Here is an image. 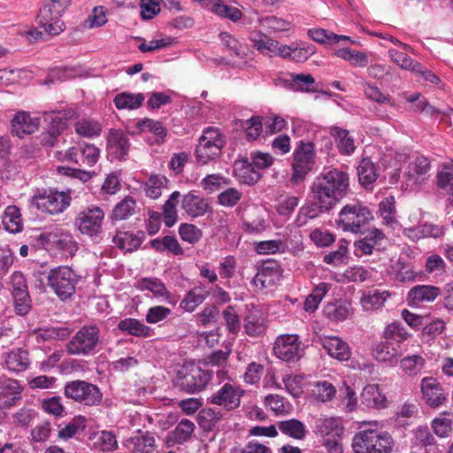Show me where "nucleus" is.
<instances>
[{
    "mask_svg": "<svg viewBox=\"0 0 453 453\" xmlns=\"http://www.w3.org/2000/svg\"><path fill=\"white\" fill-rule=\"evenodd\" d=\"M349 178L337 168L325 169L312 186L313 199L320 211H329L343 198L349 190Z\"/></svg>",
    "mask_w": 453,
    "mask_h": 453,
    "instance_id": "obj_1",
    "label": "nucleus"
},
{
    "mask_svg": "<svg viewBox=\"0 0 453 453\" xmlns=\"http://www.w3.org/2000/svg\"><path fill=\"white\" fill-rule=\"evenodd\" d=\"M351 446L355 453H390L393 441L388 433L369 428L357 433Z\"/></svg>",
    "mask_w": 453,
    "mask_h": 453,
    "instance_id": "obj_2",
    "label": "nucleus"
},
{
    "mask_svg": "<svg viewBox=\"0 0 453 453\" xmlns=\"http://www.w3.org/2000/svg\"><path fill=\"white\" fill-rule=\"evenodd\" d=\"M211 379V372L194 363H185L177 372L175 385L188 394L199 393Z\"/></svg>",
    "mask_w": 453,
    "mask_h": 453,
    "instance_id": "obj_3",
    "label": "nucleus"
},
{
    "mask_svg": "<svg viewBox=\"0 0 453 453\" xmlns=\"http://www.w3.org/2000/svg\"><path fill=\"white\" fill-rule=\"evenodd\" d=\"M373 219L372 212L360 203L346 204L339 212L336 223L344 231L361 233L362 228Z\"/></svg>",
    "mask_w": 453,
    "mask_h": 453,
    "instance_id": "obj_4",
    "label": "nucleus"
},
{
    "mask_svg": "<svg viewBox=\"0 0 453 453\" xmlns=\"http://www.w3.org/2000/svg\"><path fill=\"white\" fill-rule=\"evenodd\" d=\"M224 135L219 128L209 127L203 132L196 148V158L198 164L206 165L221 155L225 146Z\"/></svg>",
    "mask_w": 453,
    "mask_h": 453,
    "instance_id": "obj_5",
    "label": "nucleus"
},
{
    "mask_svg": "<svg viewBox=\"0 0 453 453\" xmlns=\"http://www.w3.org/2000/svg\"><path fill=\"white\" fill-rule=\"evenodd\" d=\"M72 0H50L41 9L37 16V22L45 32L57 35L64 30V22L60 17L71 5Z\"/></svg>",
    "mask_w": 453,
    "mask_h": 453,
    "instance_id": "obj_6",
    "label": "nucleus"
},
{
    "mask_svg": "<svg viewBox=\"0 0 453 453\" xmlns=\"http://www.w3.org/2000/svg\"><path fill=\"white\" fill-rule=\"evenodd\" d=\"M100 329L96 325H86L81 327L66 344L69 355L89 356L96 353L99 344Z\"/></svg>",
    "mask_w": 453,
    "mask_h": 453,
    "instance_id": "obj_7",
    "label": "nucleus"
},
{
    "mask_svg": "<svg viewBox=\"0 0 453 453\" xmlns=\"http://www.w3.org/2000/svg\"><path fill=\"white\" fill-rule=\"evenodd\" d=\"M71 196L68 192L55 189L38 190L32 197L31 203L39 211L50 215H58L70 206Z\"/></svg>",
    "mask_w": 453,
    "mask_h": 453,
    "instance_id": "obj_8",
    "label": "nucleus"
},
{
    "mask_svg": "<svg viewBox=\"0 0 453 453\" xmlns=\"http://www.w3.org/2000/svg\"><path fill=\"white\" fill-rule=\"evenodd\" d=\"M64 395L66 398L88 407L98 406L103 399V394L96 385L81 380L66 382Z\"/></svg>",
    "mask_w": 453,
    "mask_h": 453,
    "instance_id": "obj_9",
    "label": "nucleus"
},
{
    "mask_svg": "<svg viewBox=\"0 0 453 453\" xmlns=\"http://www.w3.org/2000/svg\"><path fill=\"white\" fill-rule=\"evenodd\" d=\"M48 286L61 300L69 299L75 293L79 278L68 266H58L50 271L47 276Z\"/></svg>",
    "mask_w": 453,
    "mask_h": 453,
    "instance_id": "obj_10",
    "label": "nucleus"
},
{
    "mask_svg": "<svg viewBox=\"0 0 453 453\" xmlns=\"http://www.w3.org/2000/svg\"><path fill=\"white\" fill-rule=\"evenodd\" d=\"M314 164V145L311 142H301L294 152L292 164L293 173L291 181H303Z\"/></svg>",
    "mask_w": 453,
    "mask_h": 453,
    "instance_id": "obj_11",
    "label": "nucleus"
},
{
    "mask_svg": "<svg viewBox=\"0 0 453 453\" xmlns=\"http://www.w3.org/2000/svg\"><path fill=\"white\" fill-rule=\"evenodd\" d=\"M245 391L240 387L229 382L223 384L208 398V403L222 407L226 411H231L241 405V399Z\"/></svg>",
    "mask_w": 453,
    "mask_h": 453,
    "instance_id": "obj_12",
    "label": "nucleus"
},
{
    "mask_svg": "<svg viewBox=\"0 0 453 453\" xmlns=\"http://www.w3.org/2000/svg\"><path fill=\"white\" fill-rule=\"evenodd\" d=\"M104 219L103 210L98 206H91L79 213L76 224L82 234L95 236L101 233Z\"/></svg>",
    "mask_w": 453,
    "mask_h": 453,
    "instance_id": "obj_13",
    "label": "nucleus"
},
{
    "mask_svg": "<svg viewBox=\"0 0 453 453\" xmlns=\"http://www.w3.org/2000/svg\"><path fill=\"white\" fill-rule=\"evenodd\" d=\"M303 349L296 334H286L279 336L274 343L273 352L277 357L286 362L298 360L303 355Z\"/></svg>",
    "mask_w": 453,
    "mask_h": 453,
    "instance_id": "obj_14",
    "label": "nucleus"
},
{
    "mask_svg": "<svg viewBox=\"0 0 453 453\" xmlns=\"http://www.w3.org/2000/svg\"><path fill=\"white\" fill-rule=\"evenodd\" d=\"M134 286L137 290L141 292H150L152 296L159 301L175 304L171 292L167 289L165 284L159 278L143 277L137 280Z\"/></svg>",
    "mask_w": 453,
    "mask_h": 453,
    "instance_id": "obj_15",
    "label": "nucleus"
},
{
    "mask_svg": "<svg viewBox=\"0 0 453 453\" xmlns=\"http://www.w3.org/2000/svg\"><path fill=\"white\" fill-rule=\"evenodd\" d=\"M372 355L376 361L393 367L402 356L401 345L385 340L372 346Z\"/></svg>",
    "mask_w": 453,
    "mask_h": 453,
    "instance_id": "obj_16",
    "label": "nucleus"
},
{
    "mask_svg": "<svg viewBox=\"0 0 453 453\" xmlns=\"http://www.w3.org/2000/svg\"><path fill=\"white\" fill-rule=\"evenodd\" d=\"M12 134L23 138L26 134L36 132L40 126L38 118H32L30 113L25 111H18L12 119Z\"/></svg>",
    "mask_w": 453,
    "mask_h": 453,
    "instance_id": "obj_17",
    "label": "nucleus"
},
{
    "mask_svg": "<svg viewBox=\"0 0 453 453\" xmlns=\"http://www.w3.org/2000/svg\"><path fill=\"white\" fill-rule=\"evenodd\" d=\"M22 387L17 380L0 378V409H8L20 399Z\"/></svg>",
    "mask_w": 453,
    "mask_h": 453,
    "instance_id": "obj_18",
    "label": "nucleus"
},
{
    "mask_svg": "<svg viewBox=\"0 0 453 453\" xmlns=\"http://www.w3.org/2000/svg\"><path fill=\"white\" fill-rule=\"evenodd\" d=\"M281 278V269L276 263L264 264L252 280L258 288H267L274 286Z\"/></svg>",
    "mask_w": 453,
    "mask_h": 453,
    "instance_id": "obj_19",
    "label": "nucleus"
},
{
    "mask_svg": "<svg viewBox=\"0 0 453 453\" xmlns=\"http://www.w3.org/2000/svg\"><path fill=\"white\" fill-rule=\"evenodd\" d=\"M319 342L330 357L339 361H347L351 357L348 343L338 336H322Z\"/></svg>",
    "mask_w": 453,
    "mask_h": 453,
    "instance_id": "obj_20",
    "label": "nucleus"
},
{
    "mask_svg": "<svg viewBox=\"0 0 453 453\" xmlns=\"http://www.w3.org/2000/svg\"><path fill=\"white\" fill-rule=\"evenodd\" d=\"M181 209L189 217L197 218L205 215L211 207L207 199L196 191H189L182 197Z\"/></svg>",
    "mask_w": 453,
    "mask_h": 453,
    "instance_id": "obj_21",
    "label": "nucleus"
},
{
    "mask_svg": "<svg viewBox=\"0 0 453 453\" xmlns=\"http://www.w3.org/2000/svg\"><path fill=\"white\" fill-rule=\"evenodd\" d=\"M129 140L121 130L111 129L108 134L107 150L118 159H123L129 151Z\"/></svg>",
    "mask_w": 453,
    "mask_h": 453,
    "instance_id": "obj_22",
    "label": "nucleus"
},
{
    "mask_svg": "<svg viewBox=\"0 0 453 453\" xmlns=\"http://www.w3.org/2000/svg\"><path fill=\"white\" fill-rule=\"evenodd\" d=\"M430 169V163L428 159L423 156L415 157L409 163L404 176L409 182L408 185H418L425 179L427 172Z\"/></svg>",
    "mask_w": 453,
    "mask_h": 453,
    "instance_id": "obj_23",
    "label": "nucleus"
},
{
    "mask_svg": "<svg viewBox=\"0 0 453 453\" xmlns=\"http://www.w3.org/2000/svg\"><path fill=\"white\" fill-rule=\"evenodd\" d=\"M421 391L426 403L432 407H438L446 400L442 388L433 377H426L421 380Z\"/></svg>",
    "mask_w": 453,
    "mask_h": 453,
    "instance_id": "obj_24",
    "label": "nucleus"
},
{
    "mask_svg": "<svg viewBox=\"0 0 453 453\" xmlns=\"http://www.w3.org/2000/svg\"><path fill=\"white\" fill-rule=\"evenodd\" d=\"M195 427L196 426L191 420L188 418L181 419L174 430L166 435L165 440L166 447L170 448L188 441L192 437Z\"/></svg>",
    "mask_w": 453,
    "mask_h": 453,
    "instance_id": "obj_25",
    "label": "nucleus"
},
{
    "mask_svg": "<svg viewBox=\"0 0 453 453\" xmlns=\"http://www.w3.org/2000/svg\"><path fill=\"white\" fill-rule=\"evenodd\" d=\"M244 317V330L250 336L256 337L263 334L266 329L265 320L259 309L251 304Z\"/></svg>",
    "mask_w": 453,
    "mask_h": 453,
    "instance_id": "obj_26",
    "label": "nucleus"
},
{
    "mask_svg": "<svg viewBox=\"0 0 453 453\" xmlns=\"http://www.w3.org/2000/svg\"><path fill=\"white\" fill-rule=\"evenodd\" d=\"M144 239V233H133L128 231H117L112 238L113 243L124 252L137 250Z\"/></svg>",
    "mask_w": 453,
    "mask_h": 453,
    "instance_id": "obj_27",
    "label": "nucleus"
},
{
    "mask_svg": "<svg viewBox=\"0 0 453 453\" xmlns=\"http://www.w3.org/2000/svg\"><path fill=\"white\" fill-rule=\"evenodd\" d=\"M126 447L130 453H154L157 448L155 437L150 432L129 438Z\"/></svg>",
    "mask_w": 453,
    "mask_h": 453,
    "instance_id": "obj_28",
    "label": "nucleus"
},
{
    "mask_svg": "<svg viewBox=\"0 0 453 453\" xmlns=\"http://www.w3.org/2000/svg\"><path fill=\"white\" fill-rule=\"evenodd\" d=\"M385 238L383 232L378 228H372L362 239L357 240L354 243L356 254L357 256L371 255L375 246Z\"/></svg>",
    "mask_w": 453,
    "mask_h": 453,
    "instance_id": "obj_29",
    "label": "nucleus"
},
{
    "mask_svg": "<svg viewBox=\"0 0 453 453\" xmlns=\"http://www.w3.org/2000/svg\"><path fill=\"white\" fill-rule=\"evenodd\" d=\"M343 431L342 422L337 418H321L316 423V434L322 437L341 438Z\"/></svg>",
    "mask_w": 453,
    "mask_h": 453,
    "instance_id": "obj_30",
    "label": "nucleus"
},
{
    "mask_svg": "<svg viewBox=\"0 0 453 453\" xmlns=\"http://www.w3.org/2000/svg\"><path fill=\"white\" fill-rule=\"evenodd\" d=\"M440 294V288L435 286L418 285L411 288L409 291L408 300L414 304L424 302L429 303L434 301Z\"/></svg>",
    "mask_w": 453,
    "mask_h": 453,
    "instance_id": "obj_31",
    "label": "nucleus"
},
{
    "mask_svg": "<svg viewBox=\"0 0 453 453\" xmlns=\"http://www.w3.org/2000/svg\"><path fill=\"white\" fill-rule=\"evenodd\" d=\"M358 180L365 189H372L378 179V168L369 158H363L357 168Z\"/></svg>",
    "mask_w": 453,
    "mask_h": 453,
    "instance_id": "obj_32",
    "label": "nucleus"
},
{
    "mask_svg": "<svg viewBox=\"0 0 453 453\" xmlns=\"http://www.w3.org/2000/svg\"><path fill=\"white\" fill-rule=\"evenodd\" d=\"M353 313L351 303L348 301H337L327 303L324 308L325 316L333 322H340L349 318Z\"/></svg>",
    "mask_w": 453,
    "mask_h": 453,
    "instance_id": "obj_33",
    "label": "nucleus"
},
{
    "mask_svg": "<svg viewBox=\"0 0 453 453\" xmlns=\"http://www.w3.org/2000/svg\"><path fill=\"white\" fill-rule=\"evenodd\" d=\"M390 296L388 290L371 289L363 294L360 303L365 311H374L381 308Z\"/></svg>",
    "mask_w": 453,
    "mask_h": 453,
    "instance_id": "obj_34",
    "label": "nucleus"
},
{
    "mask_svg": "<svg viewBox=\"0 0 453 453\" xmlns=\"http://www.w3.org/2000/svg\"><path fill=\"white\" fill-rule=\"evenodd\" d=\"M208 296L209 292L203 287H194L186 293L180 303V308L187 312H193Z\"/></svg>",
    "mask_w": 453,
    "mask_h": 453,
    "instance_id": "obj_35",
    "label": "nucleus"
},
{
    "mask_svg": "<svg viewBox=\"0 0 453 453\" xmlns=\"http://www.w3.org/2000/svg\"><path fill=\"white\" fill-rule=\"evenodd\" d=\"M362 403L370 408L380 409L386 406L387 398L381 393L379 385H366L361 394Z\"/></svg>",
    "mask_w": 453,
    "mask_h": 453,
    "instance_id": "obj_36",
    "label": "nucleus"
},
{
    "mask_svg": "<svg viewBox=\"0 0 453 453\" xmlns=\"http://www.w3.org/2000/svg\"><path fill=\"white\" fill-rule=\"evenodd\" d=\"M4 364L9 371L20 372L29 366L28 353L20 349H12L5 354Z\"/></svg>",
    "mask_w": 453,
    "mask_h": 453,
    "instance_id": "obj_37",
    "label": "nucleus"
},
{
    "mask_svg": "<svg viewBox=\"0 0 453 453\" xmlns=\"http://www.w3.org/2000/svg\"><path fill=\"white\" fill-rule=\"evenodd\" d=\"M234 173L241 182L248 185L256 183L261 177L259 172L254 169L247 158L234 163Z\"/></svg>",
    "mask_w": 453,
    "mask_h": 453,
    "instance_id": "obj_38",
    "label": "nucleus"
},
{
    "mask_svg": "<svg viewBox=\"0 0 453 453\" xmlns=\"http://www.w3.org/2000/svg\"><path fill=\"white\" fill-rule=\"evenodd\" d=\"M118 328L135 337H149L151 336L153 333V330L150 326L133 318H127L120 320L118 324Z\"/></svg>",
    "mask_w": 453,
    "mask_h": 453,
    "instance_id": "obj_39",
    "label": "nucleus"
},
{
    "mask_svg": "<svg viewBox=\"0 0 453 453\" xmlns=\"http://www.w3.org/2000/svg\"><path fill=\"white\" fill-rule=\"evenodd\" d=\"M48 243L55 245L60 250H70L73 246V236L67 231L55 228L41 235Z\"/></svg>",
    "mask_w": 453,
    "mask_h": 453,
    "instance_id": "obj_40",
    "label": "nucleus"
},
{
    "mask_svg": "<svg viewBox=\"0 0 453 453\" xmlns=\"http://www.w3.org/2000/svg\"><path fill=\"white\" fill-rule=\"evenodd\" d=\"M144 99L142 93L122 92L115 96L113 102L119 110H136L141 107Z\"/></svg>",
    "mask_w": 453,
    "mask_h": 453,
    "instance_id": "obj_41",
    "label": "nucleus"
},
{
    "mask_svg": "<svg viewBox=\"0 0 453 453\" xmlns=\"http://www.w3.org/2000/svg\"><path fill=\"white\" fill-rule=\"evenodd\" d=\"M2 224L4 229L12 234L19 233L23 225L19 210L16 206H8L2 217Z\"/></svg>",
    "mask_w": 453,
    "mask_h": 453,
    "instance_id": "obj_42",
    "label": "nucleus"
},
{
    "mask_svg": "<svg viewBox=\"0 0 453 453\" xmlns=\"http://www.w3.org/2000/svg\"><path fill=\"white\" fill-rule=\"evenodd\" d=\"M136 208L137 203L135 199L127 196L114 206L111 218L112 220L127 219L134 214Z\"/></svg>",
    "mask_w": 453,
    "mask_h": 453,
    "instance_id": "obj_43",
    "label": "nucleus"
},
{
    "mask_svg": "<svg viewBox=\"0 0 453 453\" xmlns=\"http://www.w3.org/2000/svg\"><path fill=\"white\" fill-rule=\"evenodd\" d=\"M277 427L282 434L296 440H302L306 435L305 426L296 418L279 421Z\"/></svg>",
    "mask_w": 453,
    "mask_h": 453,
    "instance_id": "obj_44",
    "label": "nucleus"
},
{
    "mask_svg": "<svg viewBox=\"0 0 453 453\" xmlns=\"http://www.w3.org/2000/svg\"><path fill=\"white\" fill-rule=\"evenodd\" d=\"M308 35L315 42L321 44H337L341 41H349L346 35H339L323 28H311Z\"/></svg>",
    "mask_w": 453,
    "mask_h": 453,
    "instance_id": "obj_45",
    "label": "nucleus"
},
{
    "mask_svg": "<svg viewBox=\"0 0 453 453\" xmlns=\"http://www.w3.org/2000/svg\"><path fill=\"white\" fill-rule=\"evenodd\" d=\"M426 365V360L421 355L407 356L401 359L400 368L407 376H416L421 372Z\"/></svg>",
    "mask_w": 453,
    "mask_h": 453,
    "instance_id": "obj_46",
    "label": "nucleus"
},
{
    "mask_svg": "<svg viewBox=\"0 0 453 453\" xmlns=\"http://www.w3.org/2000/svg\"><path fill=\"white\" fill-rule=\"evenodd\" d=\"M395 204V200L394 196L386 197L379 203V212L383 219V224L392 228H394L395 225L397 224Z\"/></svg>",
    "mask_w": 453,
    "mask_h": 453,
    "instance_id": "obj_47",
    "label": "nucleus"
},
{
    "mask_svg": "<svg viewBox=\"0 0 453 453\" xmlns=\"http://www.w3.org/2000/svg\"><path fill=\"white\" fill-rule=\"evenodd\" d=\"M150 245L159 252L168 250L175 256H180L184 253L176 237L171 235H166L162 239H154L150 241Z\"/></svg>",
    "mask_w": 453,
    "mask_h": 453,
    "instance_id": "obj_48",
    "label": "nucleus"
},
{
    "mask_svg": "<svg viewBox=\"0 0 453 453\" xmlns=\"http://www.w3.org/2000/svg\"><path fill=\"white\" fill-rule=\"evenodd\" d=\"M260 210L254 208L242 219V227L247 233H260L266 227L265 219L260 216Z\"/></svg>",
    "mask_w": 453,
    "mask_h": 453,
    "instance_id": "obj_49",
    "label": "nucleus"
},
{
    "mask_svg": "<svg viewBox=\"0 0 453 453\" xmlns=\"http://www.w3.org/2000/svg\"><path fill=\"white\" fill-rule=\"evenodd\" d=\"M74 130L80 136L92 138L100 135L102 127L98 121L89 119H81L75 122Z\"/></svg>",
    "mask_w": 453,
    "mask_h": 453,
    "instance_id": "obj_50",
    "label": "nucleus"
},
{
    "mask_svg": "<svg viewBox=\"0 0 453 453\" xmlns=\"http://www.w3.org/2000/svg\"><path fill=\"white\" fill-rule=\"evenodd\" d=\"M180 197V193L179 191L173 192L163 206L164 223L168 227H172L177 221L176 206L179 203Z\"/></svg>",
    "mask_w": 453,
    "mask_h": 453,
    "instance_id": "obj_51",
    "label": "nucleus"
},
{
    "mask_svg": "<svg viewBox=\"0 0 453 453\" xmlns=\"http://www.w3.org/2000/svg\"><path fill=\"white\" fill-rule=\"evenodd\" d=\"M223 414L220 411L213 408H204L199 411L198 424L205 431H211L222 419Z\"/></svg>",
    "mask_w": 453,
    "mask_h": 453,
    "instance_id": "obj_52",
    "label": "nucleus"
},
{
    "mask_svg": "<svg viewBox=\"0 0 453 453\" xmlns=\"http://www.w3.org/2000/svg\"><path fill=\"white\" fill-rule=\"evenodd\" d=\"M288 81L291 88L296 91H315V79L311 74L291 73H289Z\"/></svg>",
    "mask_w": 453,
    "mask_h": 453,
    "instance_id": "obj_53",
    "label": "nucleus"
},
{
    "mask_svg": "<svg viewBox=\"0 0 453 453\" xmlns=\"http://www.w3.org/2000/svg\"><path fill=\"white\" fill-rule=\"evenodd\" d=\"M168 180L161 174H151L145 183L146 196L157 199L162 194V189L166 188Z\"/></svg>",
    "mask_w": 453,
    "mask_h": 453,
    "instance_id": "obj_54",
    "label": "nucleus"
},
{
    "mask_svg": "<svg viewBox=\"0 0 453 453\" xmlns=\"http://www.w3.org/2000/svg\"><path fill=\"white\" fill-rule=\"evenodd\" d=\"M333 134L336 138L337 147L341 153L344 155H350L354 152L356 149L354 139L349 135L348 130L334 127Z\"/></svg>",
    "mask_w": 453,
    "mask_h": 453,
    "instance_id": "obj_55",
    "label": "nucleus"
},
{
    "mask_svg": "<svg viewBox=\"0 0 453 453\" xmlns=\"http://www.w3.org/2000/svg\"><path fill=\"white\" fill-rule=\"evenodd\" d=\"M334 54L355 66L365 67L368 64L367 55L361 51L342 48L336 50Z\"/></svg>",
    "mask_w": 453,
    "mask_h": 453,
    "instance_id": "obj_56",
    "label": "nucleus"
},
{
    "mask_svg": "<svg viewBox=\"0 0 453 453\" xmlns=\"http://www.w3.org/2000/svg\"><path fill=\"white\" fill-rule=\"evenodd\" d=\"M81 165L93 166L98 161L100 150L91 143L80 144Z\"/></svg>",
    "mask_w": 453,
    "mask_h": 453,
    "instance_id": "obj_57",
    "label": "nucleus"
},
{
    "mask_svg": "<svg viewBox=\"0 0 453 453\" xmlns=\"http://www.w3.org/2000/svg\"><path fill=\"white\" fill-rule=\"evenodd\" d=\"M219 38L223 45L231 52L240 58H243L246 56V47L241 43L236 38L227 32H221Z\"/></svg>",
    "mask_w": 453,
    "mask_h": 453,
    "instance_id": "obj_58",
    "label": "nucleus"
},
{
    "mask_svg": "<svg viewBox=\"0 0 453 453\" xmlns=\"http://www.w3.org/2000/svg\"><path fill=\"white\" fill-rule=\"evenodd\" d=\"M408 236L413 237H434L438 238L442 235V228L433 224H425L418 228H408L404 230Z\"/></svg>",
    "mask_w": 453,
    "mask_h": 453,
    "instance_id": "obj_59",
    "label": "nucleus"
},
{
    "mask_svg": "<svg viewBox=\"0 0 453 453\" xmlns=\"http://www.w3.org/2000/svg\"><path fill=\"white\" fill-rule=\"evenodd\" d=\"M384 336L387 341L393 342L395 344H401L408 339L409 333L400 323H392L388 325L385 331Z\"/></svg>",
    "mask_w": 453,
    "mask_h": 453,
    "instance_id": "obj_60",
    "label": "nucleus"
},
{
    "mask_svg": "<svg viewBox=\"0 0 453 453\" xmlns=\"http://www.w3.org/2000/svg\"><path fill=\"white\" fill-rule=\"evenodd\" d=\"M222 317L227 331L230 334H236L241 329V319L235 308L228 305L222 311Z\"/></svg>",
    "mask_w": 453,
    "mask_h": 453,
    "instance_id": "obj_61",
    "label": "nucleus"
},
{
    "mask_svg": "<svg viewBox=\"0 0 453 453\" xmlns=\"http://www.w3.org/2000/svg\"><path fill=\"white\" fill-rule=\"evenodd\" d=\"M259 23L269 32L288 31L291 27V22L275 16L262 18Z\"/></svg>",
    "mask_w": 453,
    "mask_h": 453,
    "instance_id": "obj_62",
    "label": "nucleus"
},
{
    "mask_svg": "<svg viewBox=\"0 0 453 453\" xmlns=\"http://www.w3.org/2000/svg\"><path fill=\"white\" fill-rule=\"evenodd\" d=\"M335 393L334 386L326 380L318 381L314 385L313 394L318 400L323 403L331 401L334 397Z\"/></svg>",
    "mask_w": 453,
    "mask_h": 453,
    "instance_id": "obj_63",
    "label": "nucleus"
},
{
    "mask_svg": "<svg viewBox=\"0 0 453 453\" xmlns=\"http://www.w3.org/2000/svg\"><path fill=\"white\" fill-rule=\"evenodd\" d=\"M242 192L235 188H228L221 192L218 196V202L224 207H234L242 198Z\"/></svg>",
    "mask_w": 453,
    "mask_h": 453,
    "instance_id": "obj_64",
    "label": "nucleus"
}]
</instances>
